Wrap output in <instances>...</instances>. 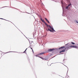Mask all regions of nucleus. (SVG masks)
<instances>
[{"label": "nucleus", "mask_w": 78, "mask_h": 78, "mask_svg": "<svg viewBox=\"0 0 78 78\" xmlns=\"http://www.w3.org/2000/svg\"><path fill=\"white\" fill-rule=\"evenodd\" d=\"M69 44V43H68V44H66L65 45V46H65V47H66V48L64 46H62V47H61L60 48H59V49L64 48H64V49L60 51L59 52V53H61L62 52H65V51H66V49H71V48H77V47L76 46H71V44Z\"/></svg>", "instance_id": "1"}, {"label": "nucleus", "mask_w": 78, "mask_h": 78, "mask_svg": "<svg viewBox=\"0 0 78 78\" xmlns=\"http://www.w3.org/2000/svg\"><path fill=\"white\" fill-rule=\"evenodd\" d=\"M46 26L48 27V29L47 30V31H50L52 33L54 32H55V30H54L53 27L51 25H46Z\"/></svg>", "instance_id": "2"}, {"label": "nucleus", "mask_w": 78, "mask_h": 78, "mask_svg": "<svg viewBox=\"0 0 78 78\" xmlns=\"http://www.w3.org/2000/svg\"><path fill=\"white\" fill-rule=\"evenodd\" d=\"M41 20L43 22V23H44L45 25H47V23H46L44 21V20H42V18H41Z\"/></svg>", "instance_id": "3"}, {"label": "nucleus", "mask_w": 78, "mask_h": 78, "mask_svg": "<svg viewBox=\"0 0 78 78\" xmlns=\"http://www.w3.org/2000/svg\"><path fill=\"white\" fill-rule=\"evenodd\" d=\"M55 50V49L54 48H53V49H49L48 50V52H51V51H54Z\"/></svg>", "instance_id": "4"}, {"label": "nucleus", "mask_w": 78, "mask_h": 78, "mask_svg": "<svg viewBox=\"0 0 78 78\" xmlns=\"http://www.w3.org/2000/svg\"><path fill=\"white\" fill-rule=\"evenodd\" d=\"M71 5V4H69L66 7V9H68L69 8V6H70V5Z\"/></svg>", "instance_id": "5"}, {"label": "nucleus", "mask_w": 78, "mask_h": 78, "mask_svg": "<svg viewBox=\"0 0 78 78\" xmlns=\"http://www.w3.org/2000/svg\"><path fill=\"white\" fill-rule=\"evenodd\" d=\"M45 19V20L47 22H48V23H50V22H49V21H48V20L47 19V18H44Z\"/></svg>", "instance_id": "6"}, {"label": "nucleus", "mask_w": 78, "mask_h": 78, "mask_svg": "<svg viewBox=\"0 0 78 78\" xmlns=\"http://www.w3.org/2000/svg\"><path fill=\"white\" fill-rule=\"evenodd\" d=\"M39 57L40 58H41V59H43V60L45 59V60H46V59H44V58H42V57Z\"/></svg>", "instance_id": "7"}, {"label": "nucleus", "mask_w": 78, "mask_h": 78, "mask_svg": "<svg viewBox=\"0 0 78 78\" xmlns=\"http://www.w3.org/2000/svg\"><path fill=\"white\" fill-rule=\"evenodd\" d=\"M44 53H41L39 54V55L44 54Z\"/></svg>", "instance_id": "8"}, {"label": "nucleus", "mask_w": 78, "mask_h": 78, "mask_svg": "<svg viewBox=\"0 0 78 78\" xmlns=\"http://www.w3.org/2000/svg\"><path fill=\"white\" fill-rule=\"evenodd\" d=\"M71 43L73 45H74V44H75V43H74V42H71Z\"/></svg>", "instance_id": "9"}, {"label": "nucleus", "mask_w": 78, "mask_h": 78, "mask_svg": "<svg viewBox=\"0 0 78 78\" xmlns=\"http://www.w3.org/2000/svg\"><path fill=\"white\" fill-rule=\"evenodd\" d=\"M31 49H32V51L33 53H34V51H33V50L32 49V48H30Z\"/></svg>", "instance_id": "10"}, {"label": "nucleus", "mask_w": 78, "mask_h": 78, "mask_svg": "<svg viewBox=\"0 0 78 78\" xmlns=\"http://www.w3.org/2000/svg\"><path fill=\"white\" fill-rule=\"evenodd\" d=\"M27 48H26V50H25V51H24V52H23L24 53L25 52V51L27 50Z\"/></svg>", "instance_id": "11"}, {"label": "nucleus", "mask_w": 78, "mask_h": 78, "mask_svg": "<svg viewBox=\"0 0 78 78\" xmlns=\"http://www.w3.org/2000/svg\"><path fill=\"white\" fill-rule=\"evenodd\" d=\"M35 56L37 57L38 55H35Z\"/></svg>", "instance_id": "12"}, {"label": "nucleus", "mask_w": 78, "mask_h": 78, "mask_svg": "<svg viewBox=\"0 0 78 78\" xmlns=\"http://www.w3.org/2000/svg\"><path fill=\"white\" fill-rule=\"evenodd\" d=\"M76 23H78V22L76 21Z\"/></svg>", "instance_id": "13"}, {"label": "nucleus", "mask_w": 78, "mask_h": 78, "mask_svg": "<svg viewBox=\"0 0 78 78\" xmlns=\"http://www.w3.org/2000/svg\"><path fill=\"white\" fill-rule=\"evenodd\" d=\"M67 1H69V0H66Z\"/></svg>", "instance_id": "14"}, {"label": "nucleus", "mask_w": 78, "mask_h": 78, "mask_svg": "<svg viewBox=\"0 0 78 78\" xmlns=\"http://www.w3.org/2000/svg\"><path fill=\"white\" fill-rule=\"evenodd\" d=\"M1 19L3 20V19L2 18H1Z\"/></svg>", "instance_id": "15"}]
</instances>
